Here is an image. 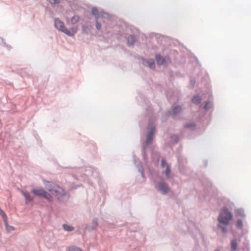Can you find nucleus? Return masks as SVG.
Segmentation results:
<instances>
[{"label":"nucleus","mask_w":251,"mask_h":251,"mask_svg":"<svg viewBox=\"0 0 251 251\" xmlns=\"http://www.w3.org/2000/svg\"><path fill=\"white\" fill-rule=\"evenodd\" d=\"M215 251H219V250H215Z\"/></svg>","instance_id":"a878e982"},{"label":"nucleus","mask_w":251,"mask_h":251,"mask_svg":"<svg viewBox=\"0 0 251 251\" xmlns=\"http://www.w3.org/2000/svg\"><path fill=\"white\" fill-rule=\"evenodd\" d=\"M181 108L180 106H176L173 108V114H176L180 112Z\"/></svg>","instance_id":"4468645a"},{"label":"nucleus","mask_w":251,"mask_h":251,"mask_svg":"<svg viewBox=\"0 0 251 251\" xmlns=\"http://www.w3.org/2000/svg\"><path fill=\"white\" fill-rule=\"evenodd\" d=\"M63 228L64 229V230H65L66 231H72L74 230L73 227H72L70 226L67 225H65V224L63 225Z\"/></svg>","instance_id":"ddd939ff"},{"label":"nucleus","mask_w":251,"mask_h":251,"mask_svg":"<svg viewBox=\"0 0 251 251\" xmlns=\"http://www.w3.org/2000/svg\"><path fill=\"white\" fill-rule=\"evenodd\" d=\"M148 65L151 68H154L155 63L153 60H150L148 62Z\"/></svg>","instance_id":"f3484780"},{"label":"nucleus","mask_w":251,"mask_h":251,"mask_svg":"<svg viewBox=\"0 0 251 251\" xmlns=\"http://www.w3.org/2000/svg\"><path fill=\"white\" fill-rule=\"evenodd\" d=\"M237 226L241 228L243 226V223L241 220H238L236 224Z\"/></svg>","instance_id":"a211bd4d"},{"label":"nucleus","mask_w":251,"mask_h":251,"mask_svg":"<svg viewBox=\"0 0 251 251\" xmlns=\"http://www.w3.org/2000/svg\"><path fill=\"white\" fill-rule=\"evenodd\" d=\"M135 41V38L133 36H129L127 38V42L129 45H133Z\"/></svg>","instance_id":"1a4fd4ad"},{"label":"nucleus","mask_w":251,"mask_h":251,"mask_svg":"<svg viewBox=\"0 0 251 251\" xmlns=\"http://www.w3.org/2000/svg\"><path fill=\"white\" fill-rule=\"evenodd\" d=\"M236 213L241 216H244V211L242 209H238L236 211Z\"/></svg>","instance_id":"6ab92c4d"},{"label":"nucleus","mask_w":251,"mask_h":251,"mask_svg":"<svg viewBox=\"0 0 251 251\" xmlns=\"http://www.w3.org/2000/svg\"><path fill=\"white\" fill-rule=\"evenodd\" d=\"M232 219V214L226 208H223L218 217V221L220 224L228 225Z\"/></svg>","instance_id":"7ed1b4c3"},{"label":"nucleus","mask_w":251,"mask_h":251,"mask_svg":"<svg viewBox=\"0 0 251 251\" xmlns=\"http://www.w3.org/2000/svg\"><path fill=\"white\" fill-rule=\"evenodd\" d=\"M155 58L157 64H158L159 65H163L165 64L166 59L162 57L160 55H156Z\"/></svg>","instance_id":"0eeeda50"},{"label":"nucleus","mask_w":251,"mask_h":251,"mask_svg":"<svg viewBox=\"0 0 251 251\" xmlns=\"http://www.w3.org/2000/svg\"><path fill=\"white\" fill-rule=\"evenodd\" d=\"M92 13L93 15H96L98 14V11L96 8H93L92 9Z\"/></svg>","instance_id":"412c9836"},{"label":"nucleus","mask_w":251,"mask_h":251,"mask_svg":"<svg viewBox=\"0 0 251 251\" xmlns=\"http://www.w3.org/2000/svg\"><path fill=\"white\" fill-rule=\"evenodd\" d=\"M161 166L163 167H166V172L165 174L167 177L170 176L171 171L169 168V166L167 164L166 161L164 160H162L161 161Z\"/></svg>","instance_id":"423d86ee"},{"label":"nucleus","mask_w":251,"mask_h":251,"mask_svg":"<svg viewBox=\"0 0 251 251\" xmlns=\"http://www.w3.org/2000/svg\"><path fill=\"white\" fill-rule=\"evenodd\" d=\"M51 3L55 4L59 2V0H50Z\"/></svg>","instance_id":"4be33fe9"},{"label":"nucleus","mask_w":251,"mask_h":251,"mask_svg":"<svg viewBox=\"0 0 251 251\" xmlns=\"http://www.w3.org/2000/svg\"><path fill=\"white\" fill-rule=\"evenodd\" d=\"M54 24L56 28L68 36H73L77 31V28L75 27H73L70 29H67L64 26L63 23L59 19L55 20Z\"/></svg>","instance_id":"f03ea898"},{"label":"nucleus","mask_w":251,"mask_h":251,"mask_svg":"<svg viewBox=\"0 0 251 251\" xmlns=\"http://www.w3.org/2000/svg\"><path fill=\"white\" fill-rule=\"evenodd\" d=\"M4 221H5V226H6V229L8 231H9L13 230H14V227L13 226H9L7 225V222H6V219L4 220Z\"/></svg>","instance_id":"dca6fc26"},{"label":"nucleus","mask_w":251,"mask_h":251,"mask_svg":"<svg viewBox=\"0 0 251 251\" xmlns=\"http://www.w3.org/2000/svg\"><path fill=\"white\" fill-rule=\"evenodd\" d=\"M237 247V242L236 239L232 240L231 242V248L233 251H235Z\"/></svg>","instance_id":"6e6552de"},{"label":"nucleus","mask_w":251,"mask_h":251,"mask_svg":"<svg viewBox=\"0 0 251 251\" xmlns=\"http://www.w3.org/2000/svg\"><path fill=\"white\" fill-rule=\"evenodd\" d=\"M26 201H31L33 200V199L30 197L29 194L26 192L23 193Z\"/></svg>","instance_id":"9b49d317"},{"label":"nucleus","mask_w":251,"mask_h":251,"mask_svg":"<svg viewBox=\"0 0 251 251\" xmlns=\"http://www.w3.org/2000/svg\"><path fill=\"white\" fill-rule=\"evenodd\" d=\"M158 188L163 194H166L169 190L167 185L164 183H160L158 185Z\"/></svg>","instance_id":"39448f33"},{"label":"nucleus","mask_w":251,"mask_h":251,"mask_svg":"<svg viewBox=\"0 0 251 251\" xmlns=\"http://www.w3.org/2000/svg\"><path fill=\"white\" fill-rule=\"evenodd\" d=\"M209 104H210V103H206V104L205 105V106H204V108H205V109H206L208 108H209Z\"/></svg>","instance_id":"393cba45"},{"label":"nucleus","mask_w":251,"mask_h":251,"mask_svg":"<svg viewBox=\"0 0 251 251\" xmlns=\"http://www.w3.org/2000/svg\"><path fill=\"white\" fill-rule=\"evenodd\" d=\"M154 132H155V129L154 127H153L151 129L150 132L148 134L147 137V140H146V142L147 144H150L151 142V141L153 138V136L154 134Z\"/></svg>","instance_id":"20e7f679"},{"label":"nucleus","mask_w":251,"mask_h":251,"mask_svg":"<svg viewBox=\"0 0 251 251\" xmlns=\"http://www.w3.org/2000/svg\"><path fill=\"white\" fill-rule=\"evenodd\" d=\"M219 227L220 228L222 229V231L223 232H226V228L222 227L220 226H219Z\"/></svg>","instance_id":"5701e85b"},{"label":"nucleus","mask_w":251,"mask_h":251,"mask_svg":"<svg viewBox=\"0 0 251 251\" xmlns=\"http://www.w3.org/2000/svg\"><path fill=\"white\" fill-rule=\"evenodd\" d=\"M96 27H97V28L98 30H100V27H101L99 23H97V24H96Z\"/></svg>","instance_id":"b1692460"},{"label":"nucleus","mask_w":251,"mask_h":251,"mask_svg":"<svg viewBox=\"0 0 251 251\" xmlns=\"http://www.w3.org/2000/svg\"><path fill=\"white\" fill-rule=\"evenodd\" d=\"M47 191L43 189H34L31 192L35 195L43 197L50 201H53V198L59 200L65 193L62 188L53 183H49L46 186Z\"/></svg>","instance_id":"f257e3e1"},{"label":"nucleus","mask_w":251,"mask_h":251,"mask_svg":"<svg viewBox=\"0 0 251 251\" xmlns=\"http://www.w3.org/2000/svg\"><path fill=\"white\" fill-rule=\"evenodd\" d=\"M79 18L77 16H74L71 19L72 24H75L79 21Z\"/></svg>","instance_id":"2eb2a0df"},{"label":"nucleus","mask_w":251,"mask_h":251,"mask_svg":"<svg viewBox=\"0 0 251 251\" xmlns=\"http://www.w3.org/2000/svg\"><path fill=\"white\" fill-rule=\"evenodd\" d=\"M67 251H83L81 249L75 246H71L67 248Z\"/></svg>","instance_id":"9d476101"},{"label":"nucleus","mask_w":251,"mask_h":251,"mask_svg":"<svg viewBox=\"0 0 251 251\" xmlns=\"http://www.w3.org/2000/svg\"><path fill=\"white\" fill-rule=\"evenodd\" d=\"M0 214H1L2 216V217L5 219L6 220V215L5 214V213L4 212V211L0 209Z\"/></svg>","instance_id":"aec40b11"},{"label":"nucleus","mask_w":251,"mask_h":251,"mask_svg":"<svg viewBox=\"0 0 251 251\" xmlns=\"http://www.w3.org/2000/svg\"><path fill=\"white\" fill-rule=\"evenodd\" d=\"M201 101V98L199 96H195L192 100L193 102L195 103H200Z\"/></svg>","instance_id":"f8f14e48"}]
</instances>
